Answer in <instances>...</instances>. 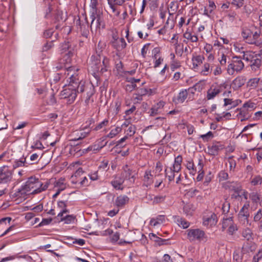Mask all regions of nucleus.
<instances>
[{
  "mask_svg": "<svg viewBox=\"0 0 262 262\" xmlns=\"http://www.w3.org/2000/svg\"><path fill=\"white\" fill-rule=\"evenodd\" d=\"M85 22L81 23L80 18L76 20V25L79 26L78 30L80 33V37L81 39L79 40V44L80 46L83 45L84 42L89 40V25L86 16H85Z\"/></svg>",
  "mask_w": 262,
  "mask_h": 262,
  "instance_id": "1",
  "label": "nucleus"
},
{
  "mask_svg": "<svg viewBox=\"0 0 262 262\" xmlns=\"http://www.w3.org/2000/svg\"><path fill=\"white\" fill-rule=\"evenodd\" d=\"M42 183H41L38 179L35 177H31L29 178L25 184L22 186L20 189H18L17 191V196H18L19 194H23L26 193L27 192L30 191L32 189L34 188H38V186H41Z\"/></svg>",
  "mask_w": 262,
  "mask_h": 262,
  "instance_id": "2",
  "label": "nucleus"
},
{
  "mask_svg": "<svg viewBox=\"0 0 262 262\" xmlns=\"http://www.w3.org/2000/svg\"><path fill=\"white\" fill-rule=\"evenodd\" d=\"M187 238L190 242L195 241L206 242L207 237L205 232L200 229H189L187 230Z\"/></svg>",
  "mask_w": 262,
  "mask_h": 262,
  "instance_id": "3",
  "label": "nucleus"
},
{
  "mask_svg": "<svg viewBox=\"0 0 262 262\" xmlns=\"http://www.w3.org/2000/svg\"><path fill=\"white\" fill-rule=\"evenodd\" d=\"M244 67V64L242 61L240 56H233L232 62L230 63L227 69V72L230 75H233L235 71L239 72Z\"/></svg>",
  "mask_w": 262,
  "mask_h": 262,
  "instance_id": "4",
  "label": "nucleus"
},
{
  "mask_svg": "<svg viewBox=\"0 0 262 262\" xmlns=\"http://www.w3.org/2000/svg\"><path fill=\"white\" fill-rule=\"evenodd\" d=\"M60 48L61 53H65L64 58H67V59H69V61H70V58L74 54L75 45L69 40H67L60 44Z\"/></svg>",
  "mask_w": 262,
  "mask_h": 262,
  "instance_id": "5",
  "label": "nucleus"
},
{
  "mask_svg": "<svg viewBox=\"0 0 262 262\" xmlns=\"http://www.w3.org/2000/svg\"><path fill=\"white\" fill-rule=\"evenodd\" d=\"M61 96L62 99L67 100L68 104H71L74 102L77 97V91L74 88L67 86L61 92Z\"/></svg>",
  "mask_w": 262,
  "mask_h": 262,
  "instance_id": "6",
  "label": "nucleus"
},
{
  "mask_svg": "<svg viewBox=\"0 0 262 262\" xmlns=\"http://www.w3.org/2000/svg\"><path fill=\"white\" fill-rule=\"evenodd\" d=\"M136 172L130 167L127 164L122 167V171L120 177L124 180H129L131 182H134Z\"/></svg>",
  "mask_w": 262,
  "mask_h": 262,
  "instance_id": "7",
  "label": "nucleus"
},
{
  "mask_svg": "<svg viewBox=\"0 0 262 262\" xmlns=\"http://www.w3.org/2000/svg\"><path fill=\"white\" fill-rule=\"evenodd\" d=\"M248 206L244 205V206L239 210L238 214V219L240 223L245 226H251L248 218L249 217V213L248 210Z\"/></svg>",
  "mask_w": 262,
  "mask_h": 262,
  "instance_id": "8",
  "label": "nucleus"
},
{
  "mask_svg": "<svg viewBox=\"0 0 262 262\" xmlns=\"http://www.w3.org/2000/svg\"><path fill=\"white\" fill-rule=\"evenodd\" d=\"M165 104V102L160 101L154 105L148 112L149 116L154 117L158 115L164 114V106Z\"/></svg>",
  "mask_w": 262,
  "mask_h": 262,
  "instance_id": "9",
  "label": "nucleus"
},
{
  "mask_svg": "<svg viewBox=\"0 0 262 262\" xmlns=\"http://www.w3.org/2000/svg\"><path fill=\"white\" fill-rule=\"evenodd\" d=\"M0 183H7L12 178V173L8 166H3L0 170Z\"/></svg>",
  "mask_w": 262,
  "mask_h": 262,
  "instance_id": "10",
  "label": "nucleus"
},
{
  "mask_svg": "<svg viewBox=\"0 0 262 262\" xmlns=\"http://www.w3.org/2000/svg\"><path fill=\"white\" fill-rule=\"evenodd\" d=\"M224 145L219 142H213L212 145H209L207 147L208 153L211 155L215 156L219 154V152L223 149Z\"/></svg>",
  "mask_w": 262,
  "mask_h": 262,
  "instance_id": "11",
  "label": "nucleus"
},
{
  "mask_svg": "<svg viewBox=\"0 0 262 262\" xmlns=\"http://www.w3.org/2000/svg\"><path fill=\"white\" fill-rule=\"evenodd\" d=\"M101 56L97 55H93L91 57L92 68L94 69V76L95 77H96V72L99 71L100 67H101Z\"/></svg>",
  "mask_w": 262,
  "mask_h": 262,
  "instance_id": "12",
  "label": "nucleus"
},
{
  "mask_svg": "<svg viewBox=\"0 0 262 262\" xmlns=\"http://www.w3.org/2000/svg\"><path fill=\"white\" fill-rule=\"evenodd\" d=\"M68 62H70L69 59H67V58L66 59H60L59 60V63L58 64H57L54 69H55L57 71L61 70L62 72L63 73L64 75H66V72L68 71H71L73 67H67L66 66V64Z\"/></svg>",
  "mask_w": 262,
  "mask_h": 262,
  "instance_id": "13",
  "label": "nucleus"
},
{
  "mask_svg": "<svg viewBox=\"0 0 262 262\" xmlns=\"http://www.w3.org/2000/svg\"><path fill=\"white\" fill-rule=\"evenodd\" d=\"M223 187L225 189L233 191L235 193H239L241 190V186L236 182L227 181L223 184Z\"/></svg>",
  "mask_w": 262,
  "mask_h": 262,
  "instance_id": "14",
  "label": "nucleus"
},
{
  "mask_svg": "<svg viewBox=\"0 0 262 262\" xmlns=\"http://www.w3.org/2000/svg\"><path fill=\"white\" fill-rule=\"evenodd\" d=\"M90 18L92 19L90 28L92 31V26L94 25L96 19L103 15V12L99 9H90Z\"/></svg>",
  "mask_w": 262,
  "mask_h": 262,
  "instance_id": "15",
  "label": "nucleus"
},
{
  "mask_svg": "<svg viewBox=\"0 0 262 262\" xmlns=\"http://www.w3.org/2000/svg\"><path fill=\"white\" fill-rule=\"evenodd\" d=\"M35 163V162H28L27 157H25L23 156L19 160H16L13 165L14 168H16L19 167H28L29 165H32Z\"/></svg>",
  "mask_w": 262,
  "mask_h": 262,
  "instance_id": "16",
  "label": "nucleus"
},
{
  "mask_svg": "<svg viewBox=\"0 0 262 262\" xmlns=\"http://www.w3.org/2000/svg\"><path fill=\"white\" fill-rule=\"evenodd\" d=\"M221 92V89L219 87L212 85L207 91V98L208 100L213 99Z\"/></svg>",
  "mask_w": 262,
  "mask_h": 262,
  "instance_id": "17",
  "label": "nucleus"
},
{
  "mask_svg": "<svg viewBox=\"0 0 262 262\" xmlns=\"http://www.w3.org/2000/svg\"><path fill=\"white\" fill-rule=\"evenodd\" d=\"M249 199L253 203L259 204L261 205L262 202V195L260 192L254 191L249 193Z\"/></svg>",
  "mask_w": 262,
  "mask_h": 262,
  "instance_id": "18",
  "label": "nucleus"
},
{
  "mask_svg": "<svg viewBox=\"0 0 262 262\" xmlns=\"http://www.w3.org/2000/svg\"><path fill=\"white\" fill-rule=\"evenodd\" d=\"M216 222V215L214 213H211L210 216H204L203 218V224L205 226L214 225Z\"/></svg>",
  "mask_w": 262,
  "mask_h": 262,
  "instance_id": "19",
  "label": "nucleus"
},
{
  "mask_svg": "<svg viewBox=\"0 0 262 262\" xmlns=\"http://www.w3.org/2000/svg\"><path fill=\"white\" fill-rule=\"evenodd\" d=\"M260 31H255L254 33H252L250 39H249L248 41V43L258 46L260 43Z\"/></svg>",
  "mask_w": 262,
  "mask_h": 262,
  "instance_id": "20",
  "label": "nucleus"
},
{
  "mask_svg": "<svg viewBox=\"0 0 262 262\" xmlns=\"http://www.w3.org/2000/svg\"><path fill=\"white\" fill-rule=\"evenodd\" d=\"M69 79V81L68 86L74 88L78 87V84H80V81L81 80L79 79L77 74L75 75L73 74L70 75Z\"/></svg>",
  "mask_w": 262,
  "mask_h": 262,
  "instance_id": "21",
  "label": "nucleus"
},
{
  "mask_svg": "<svg viewBox=\"0 0 262 262\" xmlns=\"http://www.w3.org/2000/svg\"><path fill=\"white\" fill-rule=\"evenodd\" d=\"M129 201V198L126 195H119L115 200V205L118 207H123Z\"/></svg>",
  "mask_w": 262,
  "mask_h": 262,
  "instance_id": "22",
  "label": "nucleus"
},
{
  "mask_svg": "<svg viewBox=\"0 0 262 262\" xmlns=\"http://www.w3.org/2000/svg\"><path fill=\"white\" fill-rule=\"evenodd\" d=\"M246 79L243 77H237L232 83V86L234 90H237L244 85Z\"/></svg>",
  "mask_w": 262,
  "mask_h": 262,
  "instance_id": "23",
  "label": "nucleus"
},
{
  "mask_svg": "<svg viewBox=\"0 0 262 262\" xmlns=\"http://www.w3.org/2000/svg\"><path fill=\"white\" fill-rule=\"evenodd\" d=\"M242 236L247 241H252L253 240V233L251 229L248 227L244 228L242 231Z\"/></svg>",
  "mask_w": 262,
  "mask_h": 262,
  "instance_id": "24",
  "label": "nucleus"
},
{
  "mask_svg": "<svg viewBox=\"0 0 262 262\" xmlns=\"http://www.w3.org/2000/svg\"><path fill=\"white\" fill-rule=\"evenodd\" d=\"M124 180L120 177H116V179L111 182L112 186L117 190H122L123 187H122V185L124 182Z\"/></svg>",
  "mask_w": 262,
  "mask_h": 262,
  "instance_id": "25",
  "label": "nucleus"
},
{
  "mask_svg": "<svg viewBox=\"0 0 262 262\" xmlns=\"http://www.w3.org/2000/svg\"><path fill=\"white\" fill-rule=\"evenodd\" d=\"M188 95V92L187 90H182L181 91L177 97L175 99L176 103H182L187 98Z\"/></svg>",
  "mask_w": 262,
  "mask_h": 262,
  "instance_id": "26",
  "label": "nucleus"
},
{
  "mask_svg": "<svg viewBox=\"0 0 262 262\" xmlns=\"http://www.w3.org/2000/svg\"><path fill=\"white\" fill-rule=\"evenodd\" d=\"M215 8L216 6L214 3L212 1H209L208 6L206 7H205L204 14L207 16H210V14L212 13L213 11Z\"/></svg>",
  "mask_w": 262,
  "mask_h": 262,
  "instance_id": "27",
  "label": "nucleus"
},
{
  "mask_svg": "<svg viewBox=\"0 0 262 262\" xmlns=\"http://www.w3.org/2000/svg\"><path fill=\"white\" fill-rule=\"evenodd\" d=\"M165 216L163 215H158L156 219H151L150 221V224L151 226H156L158 224H162L165 222Z\"/></svg>",
  "mask_w": 262,
  "mask_h": 262,
  "instance_id": "28",
  "label": "nucleus"
},
{
  "mask_svg": "<svg viewBox=\"0 0 262 262\" xmlns=\"http://www.w3.org/2000/svg\"><path fill=\"white\" fill-rule=\"evenodd\" d=\"M259 78H253L249 80L247 82V87L250 88V89H255L259 86Z\"/></svg>",
  "mask_w": 262,
  "mask_h": 262,
  "instance_id": "29",
  "label": "nucleus"
},
{
  "mask_svg": "<svg viewBox=\"0 0 262 262\" xmlns=\"http://www.w3.org/2000/svg\"><path fill=\"white\" fill-rule=\"evenodd\" d=\"M252 32L247 28H243L242 31V36L244 39L248 43V41L251 36L252 35Z\"/></svg>",
  "mask_w": 262,
  "mask_h": 262,
  "instance_id": "30",
  "label": "nucleus"
},
{
  "mask_svg": "<svg viewBox=\"0 0 262 262\" xmlns=\"http://www.w3.org/2000/svg\"><path fill=\"white\" fill-rule=\"evenodd\" d=\"M165 119L166 118L164 117H157L150 120V122L153 124V125L159 127L162 126Z\"/></svg>",
  "mask_w": 262,
  "mask_h": 262,
  "instance_id": "31",
  "label": "nucleus"
},
{
  "mask_svg": "<svg viewBox=\"0 0 262 262\" xmlns=\"http://www.w3.org/2000/svg\"><path fill=\"white\" fill-rule=\"evenodd\" d=\"M233 223V217L224 218L222 222V231H224L227 227H229Z\"/></svg>",
  "mask_w": 262,
  "mask_h": 262,
  "instance_id": "32",
  "label": "nucleus"
},
{
  "mask_svg": "<svg viewBox=\"0 0 262 262\" xmlns=\"http://www.w3.org/2000/svg\"><path fill=\"white\" fill-rule=\"evenodd\" d=\"M204 57L201 55H198L195 57H193L192 58L193 68L195 69L198 66L203 62Z\"/></svg>",
  "mask_w": 262,
  "mask_h": 262,
  "instance_id": "33",
  "label": "nucleus"
},
{
  "mask_svg": "<svg viewBox=\"0 0 262 262\" xmlns=\"http://www.w3.org/2000/svg\"><path fill=\"white\" fill-rule=\"evenodd\" d=\"M251 67L253 70L256 71L257 69H258L261 64V59L259 58H252L251 60Z\"/></svg>",
  "mask_w": 262,
  "mask_h": 262,
  "instance_id": "34",
  "label": "nucleus"
},
{
  "mask_svg": "<svg viewBox=\"0 0 262 262\" xmlns=\"http://www.w3.org/2000/svg\"><path fill=\"white\" fill-rule=\"evenodd\" d=\"M96 20V28L97 30L105 28V25L103 19V15L97 18Z\"/></svg>",
  "mask_w": 262,
  "mask_h": 262,
  "instance_id": "35",
  "label": "nucleus"
},
{
  "mask_svg": "<svg viewBox=\"0 0 262 262\" xmlns=\"http://www.w3.org/2000/svg\"><path fill=\"white\" fill-rule=\"evenodd\" d=\"M224 106H227L228 105H231V106L228 108V110L232 108V107H234L238 105V100H236L235 101H233L232 99L225 98L224 99Z\"/></svg>",
  "mask_w": 262,
  "mask_h": 262,
  "instance_id": "36",
  "label": "nucleus"
},
{
  "mask_svg": "<svg viewBox=\"0 0 262 262\" xmlns=\"http://www.w3.org/2000/svg\"><path fill=\"white\" fill-rule=\"evenodd\" d=\"M105 43L100 41L98 42L97 47L96 49V54L95 55L103 56L102 51L103 49L105 48Z\"/></svg>",
  "mask_w": 262,
  "mask_h": 262,
  "instance_id": "37",
  "label": "nucleus"
},
{
  "mask_svg": "<svg viewBox=\"0 0 262 262\" xmlns=\"http://www.w3.org/2000/svg\"><path fill=\"white\" fill-rule=\"evenodd\" d=\"M213 68V64L210 63H205L204 64L203 69L201 71V74L205 76L207 75L209 73L210 68L211 69V71H212Z\"/></svg>",
  "mask_w": 262,
  "mask_h": 262,
  "instance_id": "38",
  "label": "nucleus"
},
{
  "mask_svg": "<svg viewBox=\"0 0 262 262\" xmlns=\"http://www.w3.org/2000/svg\"><path fill=\"white\" fill-rule=\"evenodd\" d=\"M149 236L151 239L154 238V240L156 242H157L159 245H162L164 244V243L166 241L165 239H163L160 237H159L156 236V235L154 233H150L149 234Z\"/></svg>",
  "mask_w": 262,
  "mask_h": 262,
  "instance_id": "39",
  "label": "nucleus"
},
{
  "mask_svg": "<svg viewBox=\"0 0 262 262\" xmlns=\"http://www.w3.org/2000/svg\"><path fill=\"white\" fill-rule=\"evenodd\" d=\"M137 92L136 94V95H140V96H142L146 95L149 92H150V95L151 93V89H148L144 88H137Z\"/></svg>",
  "mask_w": 262,
  "mask_h": 262,
  "instance_id": "40",
  "label": "nucleus"
},
{
  "mask_svg": "<svg viewBox=\"0 0 262 262\" xmlns=\"http://www.w3.org/2000/svg\"><path fill=\"white\" fill-rule=\"evenodd\" d=\"M245 108H241L240 112L237 115V116H241L244 117V119H241V121L242 122L248 120L250 116L248 114V110H245Z\"/></svg>",
  "mask_w": 262,
  "mask_h": 262,
  "instance_id": "41",
  "label": "nucleus"
},
{
  "mask_svg": "<svg viewBox=\"0 0 262 262\" xmlns=\"http://www.w3.org/2000/svg\"><path fill=\"white\" fill-rule=\"evenodd\" d=\"M48 186H49V183L48 182H47V183H46V184L45 185L42 184V185L41 187L38 186V187L36 188L35 189H34L31 192V193L33 194L39 193L42 192V191L46 190L48 188Z\"/></svg>",
  "mask_w": 262,
  "mask_h": 262,
  "instance_id": "42",
  "label": "nucleus"
},
{
  "mask_svg": "<svg viewBox=\"0 0 262 262\" xmlns=\"http://www.w3.org/2000/svg\"><path fill=\"white\" fill-rule=\"evenodd\" d=\"M203 167H204V164L203 163V160H202V159H199L197 166H196V167H195V169H194V171L193 170V172H195V174L197 172H204L203 169Z\"/></svg>",
  "mask_w": 262,
  "mask_h": 262,
  "instance_id": "43",
  "label": "nucleus"
},
{
  "mask_svg": "<svg viewBox=\"0 0 262 262\" xmlns=\"http://www.w3.org/2000/svg\"><path fill=\"white\" fill-rule=\"evenodd\" d=\"M165 172L166 177L168 178L169 182L173 181L175 177L174 171H173L171 168H169V171H168L167 169H166L165 170Z\"/></svg>",
  "mask_w": 262,
  "mask_h": 262,
  "instance_id": "44",
  "label": "nucleus"
},
{
  "mask_svg": "<svg viewBox=\"0 0 262 262\" xmlns=\"http://www.w3.org/2000/svg\"><path fill=\"white\" fill-rule=\"evenodd\" d=\"M121 131V128L120 127H116L114 129H112L110 133L107 135V136L105 137H108V138H113L115 137L116 135H117L119 132ZM105 138L103 139L101 142H102L104 141L105 139Z\"/></svg>",
  "mask_w": 262,
  "mask_h": 262,
  "instance_id": "45",
  "label": "nucleus"
},
{
  "mask_svg": "<svg viewBox=\"0 0 262 262\" xmlns=\"http://www.w3.org/2000/svg\"><path fill=\"white\" fill-rule=\"evenodd\" d=\"M76 217L74 215H68L64 217H62L60 219L61 221H64L66 224H70L73 222L75 220Z\"/></svg>",
  "mask_w": 262,
  "mask_h": 262,
  "instance_id": "46",
  "label": "nucleus"
},
{
  "mask_svg": "<svg viewBox=\"0 0 262 262\" xmlns=\"http://www.w3.org/2000/svg\"><path fill=\"white\" fill-rule=\"evenodd\" d=\"M62 15V12L57 11L54 15V23H59L61 21L62 22L63 19Z\"/></svg>",
  "mask_w": 262,
  "mask_h": 262,
  "instance_id": "47",
  "label": "nucleus"
},
{
  "mask_svg": "<svg viewBox=\"0 0 262 262\" xmlns=\"http://www.w3.org/2000/svg\"><path fill=\"white\" fill-rule=\"evenodd\" d=\"M86 96L92 97L95 93V88L93 84H89L86 87Z\"/></svg>",
  "mask_w": 262,
  "mask_h": 262,
  "instance_id": "48",
  "label": "nucleus"
},
{
  "mask_svg": "<svg viewBox=\"0 0 262 262\" xmlns=\"http://www.w3.org/2000/svg\"><path fill=\"white\" fill-rule=\"evenodd\" d=\"M166 199V195H158L154 197L153 200L154 204H159L163 202Z\"/></svg>",
  "mask_w": 262,
  "mask_h": 262,
  "instance_id": "49",
  "label": "nucleus"
},
{
  "mask_svg": "<svg viewBox=\"0 0 262 262\" xmlns=\"http://www.w3.org/2000/svg\"><path fill=\"white\" fill-rule=\"evenodd\" d=\"M88 85H84V82L82 81V80L80 81V84H78V87L75 88V90L77 91V93H83L84 91H86V87Z\"/></svg>",
  "mask_w": 262,
  "mask_h": 262,
  "instance_id": "50",
  "label": "nucleus"
},
{
  "mask_svg": "<svg viewBox=\"0 0 262 262\" xmlns=\"http://www.w3.org/2000/svg\"><path fill=\"white\" fill-rule=\"evenodd\" d=\"M66 75H64L63 73L61 72L54 74L53 78V81L56 83L60 81L62 78L64 77Z\"/></svg>",
  "mask_w": 262,
  "mask_h": 262,
  "instance_id": "51",
  "label": "nucleus"
},
{
  "mask_svg": "<svg viewBox=\"0 0 262 262\" xmlns=\"http://www.w3.org/2000/svg\"><path fill=\"white\" fill-rule=\"evenodd\" d=\"M230 207V204L229 202L227 201V199H226L225 202L222 205V209L223 212L224 214H227L229 212Z\"/></svg>",
  "mask_w": 262,
  "mask_h": 262,
  "instance_id": "52",
  "label": "nucleus"
},
{
  "mask_svg": "<svg viewBox=\"0 0 262 262\" xmlns=\"http://www.w3.org/2000/svg\"><path fill=\"white\" fill-rule=\"evenodd\" d=\"M192 205L186 204L183 207V211L186 215H192L193 210L191 209Z\"/></svg>",
  "mask_w": 262,
  "mask_h": 262,
  "instance_id": "53",
  "label": "nucleus"
},
{
  "mask_svg": "<svg viewBox=\"0 0 262 262\" xmlns=\"http://www.w3.org/2000/svg\"><path fill=\"white\" fill-rule=\"evenodd\" d=\"M251 183L254 186L260 185L262 183V177L260 176H256L251 181Z\"/></svg>",
  "mask_w": 262,
  "mask_h": 262,
  "instance_id": "54",
  "label": "nucleus"
},
{
  "mask_svg": "<svg viewBox=\"0 0 262 262\" xmlns=\"http://www.w3.org/2000/svg\"><path fill=\"white\" fill-rule=\"evenodd\" d=\"M79 145V143H73V144L72 145L73 147L71 149V154H72L73 152H74V154H78L79 152L78 155H80V154L82 153V151L81 152V149H79L78 146Z\"/></svg>",
  "mask_w": 262,
  "mask_h": 262,
  "instance_id": "55",
  "label": "nucleus"
},
{
  "mask_svg": "<svg viewBox=\"0 0 262 262\" xmlns=\"http://www.w3.org/2000/svg\"><path fill=\"white\" fill-rule=\"evenodd\" d=\"M228 173L225 170H222L219 173L220 181L226 180L228 179Z\"/></svg>",
  "mask_w": 262,
  "mask_h": 262,
  "instance_id": "56",
  "label": "nucleus"
},
{
  "mask_svg": "<svg viewBox=\"0 0 262 262\" xmlns=\"http://www.w3.org/2000/svg\"><path fill=\"white\" fill-rule=\"evenodd\" d=\"M200 137L204 141L207 142L209 141V139L213 137V134L211 131H209L206 134L201 135Z\"/></svg>",
  "mask_w": 262,
  "mask_h": 262,
  "instance_id": "57",
  "label": "nucleus"
},
{
  "mask_svg": "<svg viewBox=\"0 0 262 262\" xmlns=\"http://www.w3.org/2000/svg\"><path fill=\"white\" fill-rule=\"evenodd\" d=\"M238 230L237 226L234 223L228 227L227 232L229 235H232L234 233Z\"/></svg>",
  "mask_w": 262,
  "mask_h": 262,
  "instance_id": "58",
  "label": "nucleus"
},
{
  "mask_svg": "<svg viewBox=\"0 0 262 262\" xmlns=\"http://www.w3.org/2000/svg\"><path fill=\"white\" fill-rule=\"evenodd\" d=\"M54 33L53 29L50 28L44 31L43 33V37L45 38L51 37Z\"/></svg>",
  "mask_w": 262,
  "mask_h": 262,
  "instance_id": "59",
  "label": "nucleus"
},
{
  "mask_svg": "<svg viewBox=\"0 0 262 262\" xmlns=\"http://www.w3.org/2000/svg\"><path fill=\"white\" fill-rule=\"evenodd\" d=\"M54 46L53 40L51 41H47L42 47V51L46 52L51 49Z\"/></svg>",
  "mask_w": 262,
  "mask_h": 262,
  "instance_id": "60",
  "label": "nucleus"
},
{
  "mask_svg": "<svg viewBox=\"0 0 262 262\" xmlns=\"http://www.w3.org/2000/svg\"><path fill=\"white\" fill-rule=\"evenodd\" d=\"M244 1L245 0H232L231 4L239 8L244 5Z\"/></svg>",
  "mask_w": 262,
  "mask_h": 262,
  "instance_id": "61",
  "label": "nucleus"
},
{
  "mask_svg": "<svg viewBox=\"0 0 262 262\" xmlns=\"http://www.w3.org/2000/svg\"><path fill=\"white\" fill-rule=\"evenodd\" d=\"M108 123V120L107 119L104 120L103 121L99 123L95 128V130H98L102 128H103L104 126H106L107 125Z\"/></svg>",
  "mask_w": 262,
  "mask_h": 262,
  "instance_id": "62",
  "label": "nucleus"
},
{
  "mask_svg": "<svg viewBox=\"0 0 262 262\" xmlns=\"http://www.w3.org/2000/svg\"><path fill=\"white\" fill-rule=\"evenodd\" d=\"M262 219V210L261 209H259L256 213L255 214L254 216V222H260V221Z\"/></svg>",
  "mask_w": 262,
  "mask_h": 262,
  "instance_id": "63",
  "label": "nucleus"
},
{
  "mask_svg": "<svg viewBox=\"0 0 262 262\" xmlns=\"http://www.w3.org/2000/svg\"><path fill=\"white\" fill-rule=\"evenodd\" d=\"M178 222L180 223L181 225L182 226L184 229L187 228L190 225L189 222H187L184 219H183L182 218L178 219Z\"/></svg>",
  "mask_w": 262,
  "mask_h": 262,
  "instance_id": "64",
  "label": "nucleus"
}]
</instances>
